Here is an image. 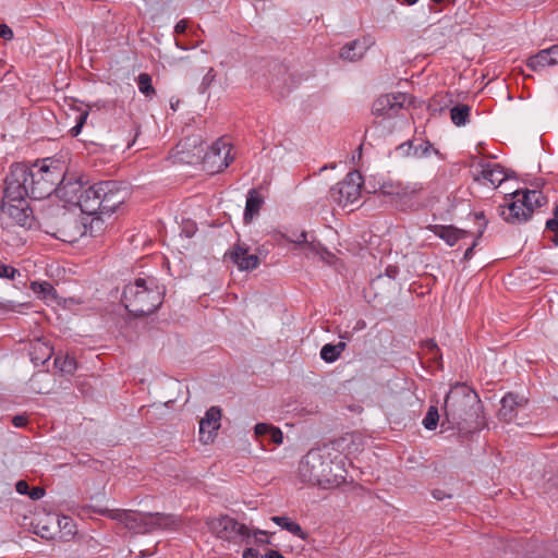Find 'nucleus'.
Here are the masks:
<instances>
[{
    "instance_id": "1",
    "label": "nucleus",
    "mask_w": 558,
    "mask_h": 558,
    "mask_svg": "<svg viewBox=\"0 0 558 558\" xmlns=\"http://www.w3.org/2000/svg\"><path fill=\"white\" fill-rule=\"evenodd\" d=\"M487 426L484 407L477 392L464 383H456L446 395L441 433L470 439Z\"/></svg>"
},
{
    "instance_id": "2",
    "label": "nucleus",
    "mask_w": 558,
    "mask_h": 558,
    "mask_svg": "<svg viewBox=\"0 0 558 558\" xmlns=\"http://www.w3.org/2000/svg\"><path fill=\"white\" fill-rule=\"evenodd\" d=\"M66 166L64 161L48 157L34 162H13L5 175L15 190L13 193L28 194L29 198L44 199L51 196L62 183Z\"/></svg>"
},
{
    "instance_id": "3",
    "label": "nucleus",
    "mask_w": 558,
    "mask_h": 558,
    "mask_svg": "<svg viewBox=\"0 0 558 558\" xmlns=\"http://www.w3.org/2000/svg\"><path fill=\"white\" fill-rule=\"evenodd\" d=\"M166 288L154 277L137 278L124 286L121 303L136 318L155 313L163 303Z\"/></svg>"
},
{
    "instance_id": "4",
    "label": "nucleus",
    "mask_w": 558,
    "mask_h": 558,
    "mask_svg": "<svg viewBox=\"0 0 558 558\" xmlns=\"http://www.w3.org/2000/svg\"><path fill=\"white\" fill-rule=\"evenodd\" d=\"M507 197H511V201L500 205L498 211L499 216L510 225H521L529 221L535 209L547 203V197L536 190H517L506 194Z\"/></svg>"
},
{
    "instance_id": "5",
    "label": "nucleus",
    "mask_w": 558,
    "mask_h": 558,
    "mask_svg": "<svg viewBox=\"0 0 558 558\" xmlns=\"http://www.w3.org/2000/svg\"><path fill=\"white\" fill-rule=\"evenodd\" d=\"M39 227L46 233L64 242H75L76 226H80V217L70 213L64 205L53 204L45 207L37 217Z\"/></svg>"
},
{
    "instance_id": "6",
    "label": "nucleus",
    "mask_w": 558,
    "mask_h": 558,
    "mask_svg": "<svg viewBox=\"0 0 558 558\" xmlns=\"http://www.w3.org/2000/svg\"><path fill=\"white\" fill-rule=\"evenodd\" d=\"M331 453L325 449H311L299 463V476L303 483L325 486L335 483L337 475L330 474Z\"/></svg>"
},
{
    "instance_id": "7",
    "label": "nucleus",
    "mask_w": 558,
    "mask_h": 558,
    "mask_svg": "<svg viewBox=\"0 0 558 558\" xmlns=\"http://www.w3.org/2000/svg\"><path fill=\"white\" fill-rule=\"evenodd\" d=\"M14 184L8 179H4V190L1 199L0 208L2 213L7 214L16 225L31 229L34 221L37 219L33 209L29 207L27 202L28 194H24L21 191V195L13 193L15 190H11Z\"/></svg>"
},
{
    "instance_id": "8",
    "label": "nucleus",
    "mask_w": 558,
    "mask_h": 558,
    "mask_svg": "<svg viewBox=\"0 0 558 558\" xmlns=\"http://www.w3.org/2000/svg\"><path fill=\"white\" fill-rule=\"evenodd\" d=\"M252 78L263 87L282 94L287 83L288 69L277 60L259 59L251 65Z\"/></svg>"
},
{
    "instance_id": "9",
    "label": "nucleus",
    "mask_w": 558,
    "mask_h": 558,
    "mask_svg": "<svg viewBox=\"0 0 558 558\" xmlns=\"http://www.w3.org/2000/svg\"><path fill=\"white\" fill-rule=\"evenodd\" d=\"M125 527L134 534H147L157 529H172L180 524L178 515L161 512H138L130 510Z\"/></svg>"
},
{
    "instance_id": "10",
    "label": "nucleus",
    "mask_w": 558,
    "mask_h": 558,
    "mask_svg": "<svg viewBox=\"0 0 558 558\" xmlns=\"http://www.w3.org/2000/svg\"><path fill=\"white\" fill-rule=\"evenodd\" d=\"M208 530L218 538L229 542H236L238 539L246 541L250 543L251 532L250 529L238 522L234 518L222 514L216 518H210L206 522Z\"/></svg>"
},
{
    "instance_id": "11",
    "label": "nucleus",
    "mask_w": 558,
    "mask_h": 558,
    "mask_svg": "<svg viewBox=\"0 0 558 558\" xmlns=\"http://www.w3.org/2000/svg\"><path fill=\"white\" fill-rule=\"evenodd\" d=\"M95 194V192H93ZM100 195L99 206L105 214H113L130 195L129 187L122 181H100L96 183V194Z\"/></svg>"
},
{
    "instance_id": "12",
    "label": "nucleus",
    "mask_w": 558,
    "mask_h": 558,
    "mask_svg": "<svg viewBox=\"0 0 558 558\" xmlns=\"http://www.w3.org/2000/svg\"><path fill=\"white\" fill-rule=\"evenodd\" d=\"M363 178L357 170L350 171L345 178L329 191L330 198L339 206L345 207L359 201Z\"/></svg>"
},
{
    "instance_id": "13",
    "label": "nucleus",
    "mask_w": 558,
    "mask_h": 558,
    "mask_svg": "<svg viewBox=\"0 0 558 558\" xmlns=\"http://www.w3.org/2000/svg\"><path fill=\"white\" fill-rule=\"evenodd\" d=\"M231 144L227 143L223 137L218 138L204 153L202 157L204 166L211 173L222 172L234 159L231 155Z\"/></svg>"
},
{
    "instance_id": "14",
    "label": "nucleus",
    "mask_w": 558,
    "mask_h": 558,
    "mask_svg": "<svg viewBox=\"0 0 558 558\" xmlns=\"http://www.w3.org/2000/svg\"><path fill=\"white\" fill-rule=\"evenodd\" d=\"M515 172L511 169H505L499 163L481 161L476 166L474 180L477 182H489L494 187L499 186L504 181L514 178Z\"/></svg>"
},
{
    "instance_id": "15",
    "label": "nucleus",
    "mask_w": 558,
    "mask_h": 558,
    "mask_svg": "<svg viewBox=\"0 0 558 558\" xmlns=\"http://www.w3.org/2000/svg\"><path fill=\"white\" fill-rule=\"evenodd\" d=\"M87 182H83V177L74 173L69 174L66 170L62 179V183L58 185L56 195L66 203L76 205L80 203V198L83 197L87 187Z\"/></svg>"
},
{
    "instance_id": "16",
    "label": "nucleus",
    "mask_w": 558,
    "mask_h": 558,
    "mask_svg": "<svg viewBox=\"0 0 558 558\" xmlns=\"http://www.w3.org/2000/svg\"><path fill=\"white\" fill-rule=\"evenodd\" d=\"M405 94H387L379 96L372 106V113L376 117L393 118L403 108Z\"/></svg>"
},
{
    "instance_id": "17",
    "label": "nucleus",
    "mask_w": 558,
    "mask_h": 558,
    "mask_svg": "<svg viewBox=\"0 0 558 558\" xmlns=\"http://www.w3.org/2000/svg\"><path fill=\"white\" fill-rule=\"evenodd\" d=\"M248 250L245 243L238 242L226 253V257L236 265L241 271L254 270L259 266L260 259L257 254H248Z\"/></svg>"
},
{
    "instance_id": "18",
    "label": "nucleus",
    "mask_w": 558,
    "mask_h": 558,
    "mask_svg": "<svg viewBox=\"0 0 558 558\" xmlns=\"http://www.w3.org/2000/svg\"><path fill=\"white\" fill-rule=\"evenodd\" d=\"M529 400L517 392L509 391L500 400V409L498 411V418L505 423L513 421L520 409L526 407Z\"/></svg>"
},
{
    "instance_id": "19",
    "label": "nucleus",
    "mask_w": 558,
    "mask_h": 558,
    "mask_svg": "<svg viewBox=\"0 0 558 558\" xmlns=\"http://www.w3.org/2000/svg\"><path fill=\"white\" fill-rule=\"evenodd\" d=\"M221 409L210 407L199 422V440L204 444L213 441L220 428Z\"/></svg>"
},
{
    "instance_id": "20",
    "label": "nucleus",
    "mask_w": 558,
    "mask_h": 558,
    "mask_svg": "<svg viewBox=\"0 0 558 558\" xmlns=\"http://www.w3.org/2000/svg\"><path fill=\"white\" fill-rule=\"evenodd\" d=\"M81 223L76 226L75 233L76 240L82 235H90L93 238L100 236L107 225L100 215H93L87 217H80Z\"/></svg>"
},
{
    "instance_id": "21",
    "label": "nucleus",
    "mask_w": 558,
    "mask_h": 558,
    "mask_svg": "<svg viewBox=\"0 0 558 558\" xmlns=\"http://www.w3.org/2000/svg\"><path fill=\"white\" fill-rule=\"evenodd\" d=\"M427 229L436 236L444 240L449 246L456 245L459 240L470 235V231L459 229L452 225H429Z\"/></svg>"
},
{
    "instance_id": "22",
    "label": "nucleus",
    "mask_w": 558,
    "mask_h": 558,
    "mask_svg": "<svg viewBox=\"0 0 558 558\" xmlns=\"http://www.w3.org/2000/svg\"><path fill=\"white\" fill-rule=\"evenodd\" d=\"M93 192H96V183L86 189L85 194L80 198V203L76 205L81 208L82 213L88 216L102 215L105 214V209L102 206H99L101 196Z\"/></svg>"
},
{
    "instance_id": "23",
    "label": "nucleus",
    "mask_w": 558,
    "mask_h": 558,
    "mask_svg": "<svg viewBox=\"0 0 558 558\" xmlns=\"http://www.w3.org/2000/svg\"><path fill=\"white\" fill-rule=\"evenodd\" d=\"M254 434L262 441L268 440L274 445H281L283 441L282 430L269 423H257L254 427Z\"/></svg>"
},
{
    "instance_id": "24",
    "label": "nucleus",
    "mask_w": 558,
    "mask_h": 558,
    "mask_svg": "<svg viewBox=\"0 0 558 558\" xmlns=\"http://www.w3.org/2000/svg\"><path fill=\"white\" fill-rule=\"evenodd\" d=\"M264 205V197L256 189H251L246 196V204L244 209L243 219L245 223L253 220L255 216L259 214L262 206Z\"/></svg>"
},
{
    "instance_id": "25",
    "label": "nucleus",
    "mask_w": 558,
    "mask_h": 558,
    "mask_svg": "<svg viewBox=\"0 0 558 558\" xmlns=\"http://www.w3.org/2000/svg\"><path fill=\"white\" fill-rule=\"evenodd\" d=\"M289 242L295 243L298 246H303L307 251L320 255L322 258L335 257L332 253H330L325 246H323L319 242L308 241L306 231H302L296 239H289Z\"/></svg>"
},
{
    "instance_id": "26",
    "label": "nucleus",
    "mask_w": 558,
    "mask_h": 558,
    "mask_svg": "<svg viewBox=\"0 0 558 558\" xmlns=\"http://www.w3.org/2000/svg\"><path fill=\"white\" fill-rule=\"evenodd\" d=\"M271 520L277 525H279L281 529L290 532L294 536H296L303 541H306L308 538V533L305 532L298 522L291 520L289 517L276 515V517H272Z\"/></svg>"
},
{
    "instance_id": "27",
    "label": "nucleus",
    "mask_w": 558,
    "mask_h": 558,
    "mask_svg": "<svg viewBox=\"0 0 558 558\" xmlns=\"http://www.w3.org/2000/svg\"><path fill=\"white\" fill-rule=\"evenodd\" d=\"M409 186L403 185L400 182H384L379 189V193L383 196H389L398 199H403L409 197L410 191Z\"/></svg>"
},
{
    "instance_id": "28",
    "label": "nucleus",
    "mask_w": 558,
    "mask_h": 558,
    "mask_svg": "<svg viewBox=\"0 0 558 558\" xmlns=\"http://www.w3.org/2000/svg\"><path fill=\"white\" fill-rule=\"evenodd\" d=\"M365 51H366L365 45L356 39V40L347 43L340 49L339 56L343 60L356 61L364 56Z\"/></svg>"
},
{
    "instance_id": "29",
    "label": "nucleus",
    "mask_w": 558,
    "mask_h": 558,
    "mask_svg": "<svg viewBox=\"0 0 558 558\" xmlns=\"http://www.w3.org/2000/svg\"><path fill=\"white\" fill-rule=\"evenodd\" d=\"M473 216H474V219L477 221L478 229H477V233L474 238L472 245L470 247H468L464 252V255H463L464 260H470L473 257L474 248L477 246L478 241L483 236V234L487 228V225H488V220L486 219L484 211H476L473 214Z\"/></svg>"
},
{
    "instance_id": "30",
    "label": "nucleus",
    "mask_w": 558,
    "mask_h": 558,
    "mask_svg": "<svg viewBox=\"0 0 558 558\" xmlns=\"http://www.w3.org/2000/svg\"><path fill=\"white\" fill-rule=\"evenodd\" d=\"M471 106L457 104L450 108V119L457 126H463L470 121Z\"/></svg>"
},
{
    "instance_id": "31",
    "label": "nucleus",
    "mask_w": 558,
    "mask_h": 558,
    "mask_svg": "<svg viewBox=\"0 0 558 558\" xmlns=\"http://www.w3.org/2000/svg\"><path fill=\"white\" fill-rule=\"evenodd\" d=\"M31 289L38 298L45 301L56 300L58 298L56 289L48 281H32Z\"/></svg>"
},
{
    "instance_id": "32",
    "label": "nucleus",
    "mask_w": 558,
    "mask_h": 558,
    "mask_svg": "<svg viewBox=\"0 0 558 558\" xmlns=\"http://www.w3.org/2000/svg\"><path fill=\"white\" fill-rule=\"evenodd\" d=\"M549 50L548 48L539 50L536 54L531 56L526 60V66L532 71H538L546 66H553L551 62L548 60Z\"/></svg>"
},
{
    "instance_id": "33",
    "label": "nucleus",
    "mask_w": 558,
    "mask_h": 558,
    "mask_svg": "<svg viewBox=\"0 0 558 558\" xmlns=\"http://www.w3.org/2000/svg\"><path fill=\"white\" fill-rule=\"evenodd\" d=\"M53 364L56 368L65 375H73L77 368L76 360L69 354H58L54 357Z\"/></svg>"
},
{
    "instance_id": "34",
    "label": "nucleus",
    "mask_w": 558,
    "mask_h": 558,
    "mask_svg": "<svg viewBox=\"0 0 558 558\" xmlns=\"http://www.w3.org/2000/svg\"><path fill=\"white\" fill-rule=\"evenodd\" d=\"M453 105L452 96L449 93L436 94L429 101L428 108L433 112L441 113L445 109L451 108Z\"/></svg>"
},
{
    "instance_id": "35",
    "label": "nucleus",
    "mask_w": 558,
    "mask_h": 558,
    "mask_svg": "<svg viewBox=\"0 0 558 558\" xmlns=\"http://www.w3.org/2000/svg\"><path fill=\"white\" fill-rule=\"evenodd\" d=\"M136 84L138 90L145 95L147 98H151L156 95V89L153 86V78L148 73H140L136 77Z\"/></svg>"
},
{
    "instance_id": "36",
    "label": "nucleus",
    "mask_w": 558,
    "mask_h": 558,
    "mask_svg": "<svg viewBox=\"0 0 558 558\" xmlns=\"http://www.w3.org/2000/svg\"><path fill=\"white\" fill-rule=\"evenodd\" d=\"M330 474L333 476L339 475V478H337L335 483H325L324 488L339 487L340 485L347 482V470L344 469L342 460H340L339 462H335L331 459Z\"/></svg>"
},
{
    "instance_id": "37",
    "label": "nucleus",
    "mask_w": 558,
    "mask_h": 558,
    "mask_svg": "<svg viewBox=\"0 0 558 558\" xmlns=\"http://www.w3.org/2000/svg\"><path fill=\"white\" fill-rule=\"evenodd\" d=\"M95 513H98L100 515L107 517L111 520H116L118 522H121L125 525L128 518H130L131 513L130 510L125 509H94Z\"/></svg>"
},
{
    "instance_id": "38",
    "label": "nucleus",
    "mask_w": 558,
    "mask_h": 558,
    "mask_svg": "<svg viewBox=\"0 0 558 558\" xmlns=\"http://www.w3.org/2000/svg\"><path fill=\"white\" fill-rule=\"evenodd\" d=\"M421 348L430 355V360L434 363H439L442 359V354L436 341L434 339H426L421 342Z\"/></svg>"
},
{
    "instance_id": "39",
    "label": "nucleus",
    "mask_w": 558,
    "mask_h": 558,
    "mask_svg": "<svg viewBox=\"0 0 558 558\" xmlns=\"http://www.w3.org/2000/svg\"><path fill=\"white\" fill-rule=\"evenodd\" d=\"M416 145L413 144V158H424L430 155L432 151L438 154V150L433 147L429 141H423Z\"/></svg>"
},
{
    "instance_id": "40",
    "label": "nucleus",
    "mask_w": 558,
    "mask_h": 558,
    "mask_svg": "<svg viewBox=\"0 0 558 558\" xmlns=\"http://www.w3.org/2000/svg\"><path fill=\"white\" fill-rule=\"evenodd\" d=\"M440 415L438 409L430 405L427 410L425 417L423 418V425L428 430H434L439 422Z\"/></svg>"
},
{
    "instance_id": "41",
    "label": "nucleus",
    "mask_w": 558,
    "mask_h": 558,
    "mask_svg": "<svg viewBox=\"0 0 558 558\" xmlns=\"http://www.w3.org/2000/svg\"><path fill=\"white\" fill-rule=\"evenodd\" d=\"M320 357L326 363H333L336 362L340 356L337 353L335 347L332 343H326L320 349Z\"/></svg>"
},
{
    "instance_id": "42",
    "label": "nucleus",
    "mask_w": 558,
    "mask_h": 558,
    "mask_svg": "<svg viewBox=\"0 0 558 558\" xmlns=\"http://www.w3.org/2000/svg\"><path fill=\"white\" fill-rule=\"evenodd\" d=\"M87 118H88L87 110L78 113V116L76 117L75 125L73 128H71V130H70L71 136L76 137L81 133L84 124L86 123Z\"/></svg>"
},
{
    "instance_id": "43",
    "label": "nucleus",
    "mask_w": 558,
    "mask_h": 558,
    "mask_svg": "<svg viewBox=\"0 0 558 558\" xmlns=\"http://www.w3.org/2000/svg\"><path fill=\"white\" fill-rule=\"evenodd\" d=\"M16 275L20 276V271L15 267L7 265L0 259V278L13 280Z\"/></svg>"
},
{
    "instance_id": "44",
    "label": "nucleus",
    "mask_w": 558,
    "mask_h": 558,
    "mask_svg": "<svg viewBox=\"0 0 558 558\" xmlns=\"http://www.w3.org/2000/svg\"><path fill=\"white\" fill-rule=\"evenodd\" d=\"M58 522L59 525L64 530L63 534L65 536H74L76 534L75 524L70 517H62V519Z\"/></svg>"
},
{
    "instance_id": "45",
    "label": "nucleus",
    "mask_w": 558,
    "mask_h": 558,
    "mask_svg": "<svg viewBox=\"0 0 558 558\" xmlns=\"http://www.w3.org/2000/svg\"><path fill=\"white\" fill-rule=\"evenodd\" d=\"M215 78H216V71L214 70V68H210L202 80V83L198 88L199 93L203 94V93L207 92V89L210 87V85L213 84Z\"/></svg>"
},
{
    "instance_id": "46",
    "label": "nucleus",
    "mask_w": 558,
    "mask_h": 558,
    "mask_svg": "<svg viewBox=\"0 0 558 558\" xmlns=\"http://www.w3.org/2000/svg\"><path fill=\"white\" fill-rule=\"evenodd\" d=\"M396 154L400 157H413V141L409 140L397 146Z\"/></svg>"
},
{
    "instance_id": "47",
    "label": "nucleus",
    "mask_w": 558,
    "mask_h": 558,
    "mask_svg": "<svg viewBox=\"0 0 558 558\" xmlns=\"http://www.w3.org/2000/svg\"><path fill=\"white\" fill-rule=\"evenodd\" d=\"M545 229L549 232H553V236L549 240L553 242L555 246H558V220L548 219L545 225Z\"/></svg>"
},
{
    "instance_id": "48",
    "label": "nucleus",
    "mask_w": 558,
    "mask_h": 558,
    "mask_svg": "<svg viewBox=\"0 0 558 558\" xmlns=\"http://www.w3.org/2000/svg\"><path fill=\"white\" fill-rule=\"evenodd\" d=\"M272 535V533H268L267 531L263 530H256L254 531V539L257 545L263 544H271L269 536Z\"/></svg>"
},
{
    "instance_id": "49",
    "label": "nucleus",
    "mask_w": 558,
    "mask_h": 558,
    "mask_svg": "<svg viewBox=\"0 0 558 558\" xmlns=\"http://www.w3.org/2000/svg\"><path fill=\"white\" fill-rule=\"evenodd\" d=\"M45 495V489L39 486L31 487L28 496L32 500H39Z\"/></svg>"
},
{
    "instance_id": "50",
    "label": "nucleus",
    "mask_w": 558,
    "mask_h": 558,
    "mask_svg": "<svg viewBox=\"0 0 558 558\" xmlns=\"http://www.w3.org/2000/svg\"><path fill=\"white\" fill-rule=\"evenodd\" d=\"M13 31L11 29L10 26H8L7 24H0V37L3 38L4 40H11L13 39Z\"/></svg>"
},
{
    "instance_id": "51",
    "label": "nucleus",
    "mask_w": 558,
    "mask_h": 558,
    "mask_svg": "<svg viewBox=\"0 0 558 558\" xmlns=\"http://www.w3.org/2000/svg\"><path fill=\"white\" fill-rule=\"evenodd\" d=\"M189 27V21L183 19V20H180L175 26H174V33L177 35H183L185 34L186 29Z\"/></svg>"
},
{
    "instance_id": "52",
    "label": "nucleus",
    "mask_w": 558,
    "mask_h": 558,
    "mask_svg": "<svg viewBox=\"0 0 558 558\" xmlns=\"http://www.w3.org/2000/svg\"><path fill=\"white\" fill-rule=\"evenodd\" d=\"M16 492L21 495H28L31 486L26 481H19L15 485Z\"/></svg>"
},
{
    "instance_id": "53",
    "label": "nucleus",
    "mask_w": 558,
    "mask_h": 558,
    "mask_svg": "<svg viewBox=\"0 0 558 558\" xmlns=\"http://www.w3.org/2000/svg\"><path fill=\"white\" fill-rule=\"evenodd\" d=\"M549 58L548 60L551 62L553 66L558 65V45H553L548 48Z\"/></svg>"
},
{
    "instance_id": "54",
    "label": "nucleus",
    "mask_w": 558,
    "mask_h": 558,
    "mask_svg": "<svg viewBox=\"0 0 558 558\" xmlns=\"http://www.w3.org/2000/svg\"><path fill=\"white\" fill-rule=\"evenodd\" d=\"M385 275L389 278L395 280L397 276L399 275V267L396 265H388L385 269Z\"/></svg>"
},
{
    "instance_id": "55",
    "label": "nucleus",
    "mask_w": 558,
    "mask_h": 558,
    "mask_svg": "<svg viewBox=\"0 0 558 558\" xmlns=\"http://www.w3.org/2000/svg\"><path fill=\"white\" fill-rule=\"evenodd\" d=\"M432 496L436 499V500H444L446 498H451L452 495L451 494H447L445 490L440 489V488H435L432 490Z\"/></svg>"
},
{
    "instance_id": "56",
    "label": "nucleus",
    "mask_w": 558,
    "mask_h": 558,
    "mask_svg": "<svg viewBox=\"0 0 558 558\" xmlns=\"http://www.w3.org/2000/svg\"><path fill=\"white\" fill-rule=\"evenodd\" d=\"M27 423H28V418L26 415H15L12 418V424L15 427H24V426H26Z\"/></svg>"
},
{
    "instance_id": "57",
    "label": "nucleus",
    "mask_w": 558,
    "mask_h": 558,
    "mask_svg": "<svg viewBox=\"0 0 558 558\" xmlns=\"http://www.w3.org/2000/svg\"><path fill=\"white\" fill-rule=\"evenodd\" d=\"M243 558H264L256 548H246L243 551Z\"/></svg>"
},
{
    "instance_id": "58",
    "label": "nucleus",
    "mask_w": 558,
    "mask_h": 558,
    "mask_svg": "<svg viewBox=\"0 0 558 558\" xmlns=\"http://www.w3.org/2000/svg\"><path fill=\"white\" fill-rule=\"evenodd\" d=\"M264 558H284V556L278 550L268 549L264 555Z\"/></svg>"
},
{
    "instance_id": "59",
    "label": "nucleus",
    "mask_w": 558,
    "mask_h": 558,
    "mask_svg": "<svg viewBox=\"0 0 558 558\" xmlns=\"http://www.w3.org/2000/svg\"><path fill=\"white\" fill-rule=\"evenodd\" d=\"M337 353L339 354V356L341 355V353L345 350L347 348V343L343 342V341H339L337 344H333Z\"/></svg>"
},
{
    "instance_id": "60",
    "label": "nucleus",
    "mask_w": 558,
    "mask_h": 558,
    "mask_svg": "<svg viewBox=\"0 0 558 558\" xmlns=\"http://www.w3.org/2000/svg\"><path fill=\"white\" fill-rule=\"evenodd\" d=\"M43 530H44V533H41V537H45V538H51L52 537V535L49 532V529L47 526H44Z\"/></svg>"
},
{
    "instance_id": "61",
    "label": "nucleus",
    "mask_w": 558,
    "mask_h": 558,
    "mask_svg": "<svg viewBox=\"0 0 558 558\" xmlns=\"http://www.w3.org/2000/svg\"><path fill=\"white\" fill-rule=\"evenodd\" d=\"M418 0H402V3L407 4V5H413L417 2Z\"/></svg>"
},
{
    "instance_id": "62",
    "label": "nucleus",
    "mask_w": 558,
    "mask_h": 558,
    "mask_svg": "<svg viewBox=\"0 0 558 558\" xmlns=\"http://www.w3.org/2000/svg\"><path fill=\"white\" fill-rule=\"evenodd\" d=\"M553 219L558 220V204L554 208V218Z\"/></svg>"
},
{
    "instance_id": "63",
    "label": "nucleus",
    "mask_w": 558,
    "mask_h": 558,
    "mask_svg": "<svg viewBox=\"0 0 558 558\" xmlns=\"http://www.w3.org/2000/svg\"><path fill=\"white\" fill-rule=\"evenodd\" d=\"M175 45H177V47H178V48H180V49H183V50H184V49H186V48H185V46H184V45H182L179 40H175Z\"/></svg>"
},
{
    "instance_id": "64",
    "label": "nucleus",
    "mask_w": 558,
    "mask_h": 558,
    "mask_svg": "<svg viewBox=\"0 0 558 558\" xmlns=\"http://www.w3.org/2000/svg\"><path fill=\"white\" fill-rule=\"evenodd\" d=\"M349 337H350V333L348 331H345L343 335H340L341 339H349Z\"/></svg>"
}]
</instances>
